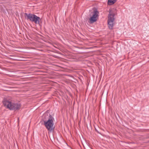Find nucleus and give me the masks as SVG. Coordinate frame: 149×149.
I'll use <instances>...</instances> for the list:
<instances>
[{
	"label": "nucleus",
	"instance_id": "nucleus-1",
	"mask_svg": "<svg viewBox=\"0 0 149 149\" xmlns=\"http://www.w3.org/2000/svg\"><path fill=\"white\" fill-rule=\"evenodd\" d=\"M4 106L10 110L16 111L19 110L21 106L20 104L13 102L10 100H5L3 102Z\"/></svg>",
	"mask_w": 149,
	"mask_h": 149
},
{
	"label": "nucleus",
	"instance_id": "nucleus-2",
	"mask_svg": "<svg viewBox=\"0 0 149 149\" xmlns=\"http://www.w3.org/2000/svg\"><path fill=\"white\" fill-rule=\"evenodd\" d=\"M25 15L26 16V18L27 20L34 22L36 24H39L41 19L40 17L37 16L35 14L25 13Z\"/></svg>",
	"mask_w": 149,
	"mask_h": 149
},
{
	"label": "nucleus",
	"instance_id": "nucleus-3",
	"mask_svg": "<svg viewBox=\"0 0 149 149\" xmlns=\"http://www.w3.org/2000/svg\"><path fill=\"white\" fill-rule=\"evenodd\" d=\"M43 122L44 125L48 131L52 132L54 128V123L52 118H49L47 120H43Z\"/></svg>",
	"mask_w": 149,
	"mask_h": 149
},
{
	"label": "nucleus",
	"instance_id": "nucleus-4",
	"mask_svg": "<svg viewBox=\"0 0 149 149\" xmlns=\"http://www.w3.org/2000/svg\"><path fill=\"white\" fill-rule=\"evenodd\" d=\"M99 12L96 9L93 10L90 14V17L89 19V23L92 24L96 22L98 18Z\"/></svg>",
	"mask_w": 149,
	"mask_h": 149
},
{
	"label": "nucleus",
	"instance_id": "nucleus-5",
	"mask_svg": "<svg viewBox=\"0 0 149 149\" xmlns=\"http://www.w3.org/2000/svg\"><path fill=\"white\" fill-rule=\"evenodd\" d=\"M115 15V13L111 11V10H109V14L108 15V25L109 28L111 29H113V22L114 20V17Z\"/></svg>",
	"mask_w": 149,
	"mask_h": 149
},
{
	"label": "nucleus",
	"instance_id": "nucleus-6",
	"mask_svg": "<svg viewBox=\"0 0 149 149\" xmlns=\"http://www.w3.org/2000/svg\"><path fill=\"white\" fill-rule=\"evenodd\" d=\"M108 4L109 5H111L114 3L116 1H108Z\"/></svg>",
	"mask_w": 149,
	"mask_h": 149
}]
</instances>
